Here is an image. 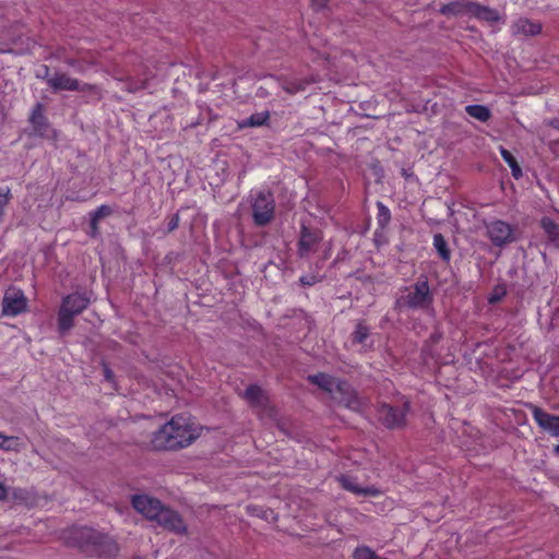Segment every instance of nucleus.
<instances>
[{"instance_id":"1","label":"nucleus","mask_w":559,"mask_h":559,"mask_svg":"<svg viewBox=\"0 0 559 559\" xmlns=\"http://www.w3.org/2000/svg\"><path fill=\"white\" fill-rule=\"evenodd\" d=\"M200 436V429L189 415L177 414L155 431L151 439L154 450H178L190 445Z\"/></svg>"},{"instance_id":"2","label":"nucleus","mask_w":559,"mask_h":559,"mask_svg":"<svg viewBox=\"0 0 559 559\" xmlns=\"http://www.w3.org/2000/svg\"><path fill=\"white\" fill-rule=\"evenodd\" d=\"M75 537L80 549L88 556L114 559L119 551L117 543L111 537L90 527L78 530Z\"/></svg>"},{"instance_id":"3","label":"nucleus","mask_w":559,"mask_h":559,"mask_svg":"<svg viewBox=\"0 0 559 559\" xmlns=\"http://www.w3.org/2000/svg\"><path fill=\"white\" fill-rule=\"evenodd\" d=\"M433 302V294L427 277L421 276L411 286L404 287L395 300V309L425 310Z\"/></svg>"},{"instance_id":"4","label":"nucleus","mask_w":559,"mask_h":559,"mask_svg":"<svg viewBox=\"0 0 559 559\" xmlns=\"http://www.w3.org/2000/svg\"><path fill=\"white\" fill-rule=\"evenodd\" d=\"M91 304L87 293H71L62 298L57 314L58 332L63 335L74 326V319Z\"/></svg>"},{"instance_id":"5","label":"nucleus","mask_w":559,"mask_h":559,"mask_svg":"<svg viewBox=\"0 0 559 559\" xmlns=\"http://www.w3.org/2000/svg\"><path fill=\"white\" fill-rule=\"evenodd\" d=\"M275 201L269 191H259L252 203V218L257 226L267 225L274 217Z\"/></svg>"},{"instance_id":"6","label":"nucleus","mask_w":559,"mask_h":559,"mask_svg":"<svg viewBox=\"0 0 559 559\" xmlns=\"http://www.w3.org/2000/svg\"><path fill=\"white\" fill-rule=\"evenodd\" d=\"M409 412V401L405 400L401 405L393 406L381 404L378 408L379 420L390 429L402 428L406 424V415Z\"/></svg>"},{"instance_id":"7","label":"nucleus","mask_w":559,"mask_h":559,"mask_svg":"<svg viewBox=\"0 0 559 559\" xmlns=\"http://www.w3.org/2000/svg\"><path fill=\"white\" fill-rule=\"evenodd\" d=\"M486 235L495 247L503 248L515 240V228L502 219L485 223Z\"/></svg>"},{"instance_id":"8","label":"nucleus","mask_w":559,"mask_h":559,"mask_svg":"<svg viewBox=\"0 0 559 559\" xmlns=\"http://www.w3.org/2000/svg\"><path fill=\"white\" fill-rule=\"evenodd\" d=\"M243 397L251 407L257 409L261 418H274L276 416V411L271 405L269 396L259 385H249L243 393Z\"/></svg>"},{"instance_id":"9","label":"nucleus","mask_w":559,"mask_h":559,"mask_svg":"<svg viewBox=\"0 0 559 559\" xmlns=\"http://www.w3.org/2000/svg\"><path fill=\"white\" fill-rule=\"evenodd\" d=\"M322 240L323 233L321 229L301 225L299 239L297 242L298 257L308 258L311 253H314Z\"/></svg>"},{"instance_id":"10","label":"nucleus","mask_w":559,"mask_h":559,"mask_svg":"<svg viewBox=\"0 0 559 559\" xmlns=\"http://www.w3.org/2000/svg\"><path fill=\"white\" fill-rule=\"evenodd\" d=\"M47 84L53 91H79V92H92L97 87L88 83H80L78 79L71 78L67 73H56L50 78H47Z\"/></svg>"},{"instance_id":"11","label":"nucleus","mask_w":559,"mask_h":559,"mask_svg":"<svg viewBox=\"0 0 559 559\" xmlns=\"http://www.w3.org/2000/svg\"><path fill=\"white\" fill-rule=\"evenodd\" d=\"M132 507L148 520H155L163 504L159 500L146 495H134L132 497Z\"/></svg>"},{"instance_id":"12","label":"nucleus","mask_w":559,"mask_h":559,"mask_svg":"<svg viewBox=\"0 0 559 559\" xmlns=\"http://www.w3.org/2000/svg\"><path fill=\"white\" fill-rule=\"evenodd\" d=\"M532 416L537 426L554 437H559V416L552 415L538 406H532Z\"/></svg>"},{"instance_id":"13","label":"nucleus","mask_w":559,"mask_h":559,"mask_svg":"<svg viewBox=\"0 0 559 559\" xmlns=\"http://www.w3.org/2000/svg\"><path fill=\"white\" fill-rule=\"evenodd\" d=\"M155 521L164 528H167L177 534H182L186 532L185 522L179 513L171 509L165 508L164 506L158 512Z\"/></svg>"},{"instance_id":"14","label":"nucleus","mask_w":559,"mask_h":559,"mask_svg":"<svg viewBox=\"0 0 559 559\" xmlns=\"http://www.w3.org/2000/svg\"><path fill=\"white\" fill-rule=\"evenodd\" d=\"M2 308L7 316H19L26 310L27 299L21 290L7 293L3 297Z\"/></svg>"},{"instance_id":"15","label":"nucleus","mask_w":559,"mask_h":559,"mask_svg":"<svg viewBox=\"0 0 559 559\" xmlns=\"http://www.w3.org/2000/svg\"><path fill=\"white\" fill-rule=\"evenodd\" d=\"M334 392L340 395V402L345 407L354 411H358L361 407L357 392L346 380H338Z\"/></svg>"},{"instance_id":"16","label":"nucleus","mask_w":559,"mask_h":559,"mask_svg":"<svg viewBox=\"0 0 559 559\" xmlns=\"http://www.w3.org/2000/svg\"><path fill=\"white\" fill-rule=\"evenodd\" d=\"M465 9L466 13L481 21L495 23L500 19L499 12L496 9L483 5L477 2L465 3Z\"/></svg>"},{"instance_id":"17","label":"nucleus","mask_w":559,"mask_h":559,"mask_svg":"<svg viewBox=\"0 0 559 559\" xmlns=\"http://www.w3.org/2000/svg\"><path fill=\"white\" fill-rule=\"evenodd\" d=\"M338 481L343 489L358 496L378 497L381 495V491L378 488L373 486L361 487L355 483V479L352 476L348 475H341L338 477Z\"/></svg>"},{"instance_id":"18","label":"nucleus","mask_w":559,"mask_h":559,"mask_svg":"<svg viewBox=\"0 0 559 559\" xmlns=\"http://www.w3.org/2000/svg\"><path fill=\"white\" fill-rule=\"evenodd\" d=\"M539 226L545 234L547 243L555 249H559V224L551 217L543 216Z\"/></svg>"},{"instance_id":"19","label":"nucleus","mask_w":559,"mask_h":559,"mask_svg":"<svg viewBox=\"0 0 559 559\" xmlns=\"http://www.w3.org/2000/svg\"><path fill=\"white\" fill-rule=\"evenodd\" d=\"M29 122L32 123L33 130L36 134L44 135V133L47 131L48 120L44 115V107L41 104L38 103L33 108Z\"/></svg>"},{"instance_id":"20","label":"nucleus","mask_w":559,"mask_h":559,"mask_svg":"<svg viewBox=\"0 0 559 559\" xmlns=\"http://www.w3.org/2000/svg\"><path fill=\"white\" fill-rule=\"evenodd\" d=\"M308 380L318 385L321 390L332 394L336 389V383L340 379H336L328 373L319 372L317 374H311L308 377Z\"/></svg>"},{"instance_id":"21","label":"nucleus","mask_w":559,"mask_h":559,"mask_svg":"<svg viewBox=\"0 0 559 559\" xmlns=\"http://www.w3.org/2000/svg\"><path fill=\"white\" fill-rule=\"evenodd\" d=\"M514 29L518 34H523L526 36H534L542 32V24L528 19H519L514 23Z\"/></svg>"},{"instance_id":"22","label":"nucleus","mask_w":559,"mask_h":559,"mask_svg":"<svg viewBox=\"0 0 559 559\" xmlns=\"http://www.w3.org/2000/svg\"><path fill=\"white\" fill-rule=\"evenodd\" d=\"M500 155L502 159L509 165L511 168V174L514 177V179H520L523 176L522 168L519 165L516 158L513 156V154L504 148L503 146H500Z\"/></svg>"},{"instance_id":"23","label":"nucleus","mask_w":559,"mask_h":559,"mask_svg":"<svg viewBox=\"0 0 559 559\" xmlns=\"http://www.w3.org/2000/svg\"><path fill=\"white\" fill-rule=\"evenodd\" d=\"M433 247L443 262H449L451 260V250L442 234H435Z\"/></svg>"},{"instance_id":"24","label":"nucleus","mask_w":559,"mask_h":559,"mask_svg":"<svg viewBox=\"0 0 559 559\" xmlns=\"http://www.w3.org/2000/svg\"><path fill=\"white\" fill-rule=\"evenodd\" d=\"M465 110L468 116L481 122H487L491 117V111L484 105H468Z\"/></svg>"},{"instance_id":"25","label":"nucleus","mask_w":559,"mask_h":559,"mask_svg":"<svg viewBox=\"0 0 559 559\" xmlns=\"http://www.w3.org/2000/svg\"><path fill=\"white\" fill-rule=\"evenodd\" d=\"M270 120V112L269 111H262V112H255L252 114L249 118L243 120L240 123V127H262L265 126Z\"/></svg>"},{"instance_id":"26","label":"nucleus","mask_w":559,"mask_h":559,"mask_svg":"<svg viewBox=\"0 0 559 559\" xmlns=\"http://www.w3.org/2000/svg\"><path fill=\"white\" fill-rule=\"evenodd\" d=\"M377 224L381 228H385L391 222V211L390 209L382 203L381 201L377 202Z\"/></svg>"},{"instance_id":"27","label":"nucleus","mask_w":559,"mask_h":559,"mask_svg":"<svg viewBox=\"0 0 559 559\" xmlns=\"http://www.w3.org/2000/svg\"><path fill=\"white\" fill-rule=\"evenodd\" d=\"M369 335H370L369 328L365 324L364 321H359L356 324V329L352 334V338H353V342L356 344H364L366 342V340L369 337Z\"/></svg>"},{"instance_id":"28","label":"nucleus","mask_w":559,"mask_h":559,"mask_svg":"<svg viewBox=\"0 0 559 559\" xmlns=\"http://www.w3.org/2000/svg\"><path fill=\"white\" fill-rule=\"evenodd\" d=\"M312 82L313 81L307 79L290 80L285 83L284 90L289 94H296L298 92L305 91L306 87Z\"/></svg>"},{"instance_id":"29","label":"nucleus","mask_w":559,"mask_h":559,"mask_svg":"<svg viewBox=\"0 0 559 559\" xmlns=\"http://www.w3.org/2000/svg\"><path fill=\"white\" fill-rule=\"evenodd\" d=\"M441 13L444 15H459L462 13H466L465 4H462L460 2H451L448 4H444L441 8Z\"/></svg>"},{"instance_id":"30","label":"nucleus","mask_w":559,"mask_h":559,"mask_svg":"<svg viewBox=\"0 0 559 559\" xmlns=\"http://www.w3.org/2000/svg\"><path fill=\"white\" fill-rule=\"evenodd\" d=\"M19 447L17 437H9L0 432V449L5 451H15Z\"/></svg>"},{"instance_id":"31","label":"nucleus","mask_w":559,"mask_h":559,"mask_svg":"<svg viewBox=\"0 0 559 559\" xmlns=\"http://www.w3.org/2000/svg\"><path fill=\"white\" fill-rule=\"evenodd\" d=\"M354 559H381L377 554L367 546H359L353 554Z\"/></svg>"},{"instance_id":"32","label":"nucleus","mask_w":559,"mask_h":559,"mask_svg":"<svg viewBox=\"0 0 559 559\" xmlns=\"http://www.w3.org/2000/svg\"><path fill=\"white\" fill-rule=\"evenodd\" d=\"M112 214V209L109 205L103 204L92 214V225L98 224V222Z\"/></svg>"},{"instance_id":"33","label":"nucleus","mask_w":559,"mask_h":559,"mask_svg":"<svg viewBox=\"0 0 559 559\" xmlns=\"http://www.w3.org/2000/svg\"><path fill=\"white\" fill-rule=\"evenodd\" d=\"M507 292L503 287L497 286L493 292L488 297V302L495 305L499 302L504 296Z\"/></svg>"},{"instance_id":"34","label":"nucleus","mask_w":559,"mask_h":559,"mask_svg":"<svg viewBox=\"0 0 559 559\" xmlns=\"http://www.w3.org/2000/svg\"><path fill=\"white\" fill-rule=\"evenodd\" d=\"M299 282L302 286H312L320 282V278L318 275L310 274V275H304L299 278Z\"/></svg>"},{"instance_id":"35","label":"nucleus","mask_w":559,"mask_h":559,"mask_svg":"<svg viewBox=\"0 0 559 559\" xmlns=\"http://www.w3.org/2000/svg\"><path fill=\"white\" fill-rule=\"evenodd\" d=\"M179 223H180V217H179V215H178V214H174V215L169 218V221H168V223H167V231H168V233H171V231H174L175 229H177V228H178V226H179Z\"/></svg>"},{"instance_id":"36","label":"nucleus","mask_w":559,"mask_h":559,"mask_svg":"<svg viewBox=\"0 0 559 559\" xmlns=\"http://www.w3.org/2000/svg\"><path fill=\"white\" fill-rule=\"evenodd\" d=\"M103 371H104L105 380L108 382H114L115 374L106 362H103Z\"/></svg>"},{"instance_id":"37","label":"nucleus","mask_w":559,"mask_h":559,"mask_svg":"<svg viewBox=\"0 0 559 559\" xmlns=\"http://www.w3.org/2000/svg\"><path fill=\"white\" fill-rule=\"evenodd\" d=\"M146 87V82L143 81L141 84H136V83H133V82H129L128 83V86H127V90L131 93H134L139 90H142V88H145Z\"/></svg>"},{"instance_id":"38","label":"nucleus","mask_w":559,"mask_h":559,"mask_svg":"<svg viewBox=\"0 0 559 559\" xmlns=\"http://www.w3.org/2000/svg\"><path fill=\"white\" fill-rule=\"evenodd\" d=\"M7 497V488L3 484L0 483V501L4 500Z\"/></svg>"},{"instance_id":"39","label":"nucleus","mask_w":559,"mask_h":559,"mask_svg":"<svg viewBox=\"0 0 559 559\" xmlns=\"http://www.w3.org/2000/svg\"><path fill=\"white\" fill-rule=\"evenodd\" d=\"M550 124H551L554 128H556V129H558V130H559V120H558V119L552 120V121L550 122Z\"/></svg>"},{"instance_id":"40","label":"nucleus","mask_w":559,"mask_h":559,"mask_svg":"<svg viewBox=\"0 0 559 559\" xmlns=\"http://www.w3.org/2000/svg\"><path fill=\"white\" fill-rule=\"evenodd\" d=\"M554 453L559 456V444L554 448Z\"/></svg>"},{"instance_id":"41","label":"nucleus","mask_w":559,"mask_h":559,"mask_svg":"<svg viewBox=\"0 0 559 559\" xmlns=\"http://www.w3.org/2000/svg\"><path fill=\"white\" fill-rule=\"evenodd\" d=\"M97 225H98V224H95V225H92V224H91V228H92V230H93L94 233L97 230Z\"/></svg>"},{"instance_id":"42","label":"nucleus","mask_w":559,"mask_h":559,"mask_svg":"<svg viewBox=\"0 0 559 559\" xmlns=\"http://www.w3.org/2000/svg\"><path fill=\"white\" fill-rule=\"evenodd\" d=\"M44 69H45V75L47 76V75H48V73H49V68H48V67H45Z\"/></svg>"},{"instance_id":"43","label":"nucleus","mask_w":559,"mask_h":559,"mask_svg":"<svg viewBox=\"0 0 559 559\" xmlns=\"http://www.w3.org/2000/svg\"><path fill=\"white\" fill-rule=\"evenodd\" d=\"M67 199H68V200H71V201H79V199H76V198H72V197H68Z\"/></svg>"}]
</instances>
